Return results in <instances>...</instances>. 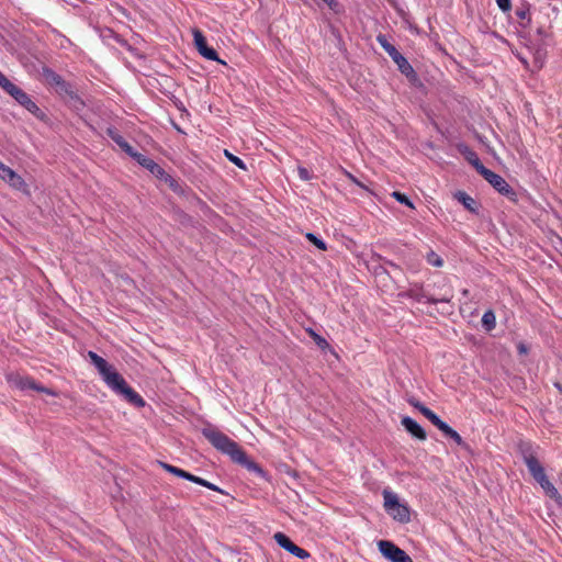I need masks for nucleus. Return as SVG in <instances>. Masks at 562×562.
<instances>
[{"label":"nucleus","mask_w":562,"mask_h":562,"mask_svg":"<svg viewBox=\"0 0 562 562\" xmlns=\"http://www.w3.org/2000/svg\"><path fill=\"white\" fill-rule=\"evenodd\" d=\"M324 2H326L328 5H331L334 3V0H323Z\"/></svg>","instance_id":"obj_36"},{"label":"nucleus","mask_w":562,"mask_h":562,"mask_svg":"<svg viewBox=\"0 0 562 562\" xmlns=\"http://www.w3.org/2000/svg\"><path fill=\"white\" fill-rule=\"evenodd\" d=\"M12 98L24 109H26L30 113L35 115L36 117H42L43 112L36 105V103L31 99V97L24 92L21 88H19Z\"/></svg>","instance_id":"obj_14"},{"label":"nucleus","mask_w":562,"mask_h":562,"mask_svg":"<svg viewBox=\"0 0 562 562\" xmlns=\"http://www.w3.org/2000/svg\"><path fill=\"white\" fill-rule=\"evenodd\" d=\"M383 499H384V509L385 512L393 517V519L400 522H408L409 521V510L408 507L401 504L398 502V497L391 491H383Z\"/></svg>","instance_id":"obj_4"},{"label":"nucleus","mask_w":562,"mask_h":562,"mask_svg":"<svg viewBox=\"0 0 562 562\" xmlns=\"http://www.w3.org/2000/svg\"><path fill=\"white\" fill-rule=\"evenodd\" d=\"M454 198L463 204V206L472 213H477V204L476 201L467 194L464 191H458L454 194Z\"/></svg>","instance_id":"obj_21"},{"label":"nucleus","mask_w":562,"mask_h":562,"mask_svg":"<svg viewBox=\"0 0 562 562\" xmlns=\"http://www.w3.org/2000/svg\"><path fill=\"white\" fill-rule=\"evenodd\" d=\"M412 297H415L417 301H423L425 300V302L427 303H430V304H437L439 302H442V303H449L452 297H453V291L452 289H448L441 296L439 297H435V296H428L426 294H416V295H413L411 294Z\"/></svg>","instance_id":"obj_20"},{"label":"nucleus","mask_w":562,"mask_h":562,"mask_svg":"<svg viewBox=\"0 0 562 562\" xmlns=\"http://www.w3.org/2000/svg\"><path fill=\"white\" fill-rule=\"evenodd\" d=\"M297 173H299L300 179L304 180V181H308L313 178V175L311 173V171L305 167H299Z\"/></svg>","instance_id":"obj_31"},{"label":"nucleus","mask_w":562,"mask_h":562,"mask_svg":"<svg viewBox=\"0 0 562 562\" xmlns=\"http://www.w3.org/2000/svg\"><path fill=\"white\" fill-rule=\"evenodd\" d=\"M465 159L469 161V164H471L475 170L482 175L484 172V170H486L487 168L481 162L477 154L473 150H467L465 153Z\"/></svg>","instance_id":"obj_22"},{"label":"nucleus","mask_w":562,"mask_h":562,"mask_svg":"<svg viewBox=\"0 0 562 562\" xmlns=\"http://www.w3.org/2000/svg\"><path fill=\"white\" fill-rule=\"evenodd\" d=\"M379 44L382 48L389 54L392 60L396 64L398 70L405 75L407 78L415 77V70L408 60L395 48L394 45L389 43V41L383 35H379L376 37Z\"/></svg>","instance_id":"obj_5"},{"label":"nucleus","mask_w":562,"mask_h":562,"mask_svg":"<svg viewBox=\"0 0 562 562\" xmlns=\"http://www.w3.org/2000/svg\"><path fill=\"white\" fill-rule=\"evenodd\" d=\"M134 159L144 168L149 170L156 178L164 180L169 184L170 188H175L176 180L165 171L157 162H155L151 158H148L139 153L134 155Z\"/></svg>","instance_id":"obj_8"},{"label":"nucleus","mask_w":562,"mask_h":562,"mask_svg":"<svg viewBox=\"0 0 562 562\" xmlns=\"http://www.w3.org/2000/svg\"><path fill=\"white\" fill-rule=\"evenodd\" d=\"M273 539L276 540V542L281 547L283 548L284 550H286L288 552H290L291 554H293L294 557L299 558V559H302V560H306L310 558V552L306 551L305 549L303 548H300L299 546H296L286 535H284L283 532H276L274 536H273Z\"/></svg>","instance_id":"obj_13"},{"label":"nucleus","mask_w":562,"mask_h":562,"mask_svg":"<svg viewBox=\"0 0 562 562\" xmlns=\"http://www.w3.org/2000/svg\"><path fill=\"white\" fill-rule=\"evenodd\" d=\"M305 237L315 246L317 247L319 250H326L327 249V246L325 244V241L321 238H318L317 236H315L313 233H307L305 235Z\"/></svg>","instance_id":"obj_29"},{"label":"nucleus","mask_w":562,"mask_h":562,"mask_svg":"<svg viewBox=\"0 0 562 562\" xmlns=\"http://www.w3.org/2000/svg\"><path fill=\"white\" fill-rule=\"evenodd\" d=\"M411 404L416 407L434 426H436L439 430L446 424L443 420L439 418V416L434 413L430 408L426 407L419 402H411Z\"/></svg>","instance_id":"obj_18"},{"label":"nucleus","mask_w":562,"mask_h":562,"mask_svg":"<svg viewBox=\"0 0 562 562\" xmlns=\"http://www.w3.org/2000/svg\"><path fill=\"white\" fill-rule=\"evenodd\" d=\"M88 357L98 369L105 384L113 392L124 396L128 403L136 407L145 406L144 398L127 384L125 379L112 366H110L105 359L100 357L94 351H89Z\"/></svg>","instance_id":"obj_2"},{"label":"nucleus","mask_w":562,"mask_h":562,"mask_svg":"<svg viewBox=\"0 0 562 562\" xmlns=\"http://www.w3.org/2000/svg\"><path fill=\"white\" fill-rule=\"evenodd\" d=\"M7 381L11 386L19 389L21 391L34 390L36 392L45 393L50 396L58 395L56 391L38 384L33 378H31L29 375L11 373V374L7 375Z\"/></svg>","instance_id":"obj_6"},{"label":"nucleus","mask_w":562,"mask_h":562,"mask_svg":"<svg viewBox=\"0 0 562 562\" xmlns=\"http://www.w3.org/2000/svg\"><path fill=\"white\" fill-rule=\"evenodd\" d=\"M440 431L446 436L452 439L458 446H464V440L462 437L452 429L447 423L441 427Z\"/></svg>","instance_id":"obj_23"},{"label":"nucleus","mask_w":562,"mask_h":562,"mask_svg":"<svg viewBox=\"0 0 562 562\" xmlns=\"http://www.w3.org/2000/svg\"><path fill=\"white\" fill-rule=\"evenodd\" d=\"M378 548L382 555L391 562H413L412 558L392 541L380 540Z\"/></svg>","instance_id":"obj_10"},{"label":"nucleus","mask_w":562,"mask_h":562,"mask_svg":"<svg viewBox=\"0 0 562 562\" xmlns=\"http://www.w3.org/2000/svg\"><path fill=\"white\" fill-rule=\"evenodd\" d=\"M0 179L4 181L9 187L16 191H21L27 195H30V189L26 184L25 180L16 173L12 168L9 166L2 165L0 166Z\"/></svg>","instance_id":"obj_9"},{"label":"nucleus","mask_w":562,"mask_h":562,"mask_svg":"<svg viewBox=\"0 0 562 562\" xmlns=\"http://www.w3.org/2000/svg\"><path fill=\"white\" fill-rule=\"evenodd\" d=\"M482 324L486 328V330H492L495 328L496 325V318L493 311H486L482 316Z\"/></svg>","instance_id":"obj_25"},{"label":"nucleus","mask_w":562,"mask_h":562,"mask_svg":"<svg viewBox=\"0 0 562 562\" xmlns=\"http://www.w3.org/2000/svg\"><path fill=\"white\" fill-rule=\"evenodd\" d=\"M469 293L468 290H463V295H467Z\"/></svg>","instance_id":"obj_37"},{"label":"nucleus","mask_w":562,"mask_h":562,"mask_svg":"<svg viewBox=\"0 0 562 562\" xmlns=\"http://www.w3.org/2000/svg\"><path fill=\"white\" fill-rule=\"evenodd\" d=\"M192 34L194 46L196 50L200 53V55H202L204 58L209 60L225 64L223 60L220 59L217 52L214 48L207 46L206 38L200 30L194 29L192 31Z\"/></svg>","instance_id":"obj_12"},{"label":"nucleus","mask_w":562,"mask_h":562,"mask_svg":"<svg viewBox=\"0 0 562 562\" xmlns=\"http://www.w3.org/2000/svg\"><path fill=\"white\" fill-rule=\"evenodd\" d=\"M202 435L215 449L224 454H227L233 462L243 465L249 472L256 473L260 477H267V472L262 469V467L250 460L236 441L231 439L227 435L217 428L205 427L202 429Z\"/></svg>","instance_id":"obj_1"},{"label":"nucleus","mask_w":562,"mask_h":562,"mask_svg":"<svg viewBox=\"0 0 562 562\" xmlns=\"http://www.w3.org/2000/svg\"><path fill=\"white\" fill-rule=\"evenodd\" d=\"M498 8L503 12H508L512 9L510 0H496Z\"/></svg>","instance_id":"obj_32"},{"label":"nucleus","mask_w":562,"mask_h":562,"mask_svg":"<svg viewBox=\"0 0 562 562\" xmlns=\"http://www.w3.org/2000/svg\"><path fill=\"white\" fill-rule=\"evenodd\" d=\"M2 165V161L0 160V166Z\"/></svg>","instance_id":"obj_38"},{"label":"nucleus","mask_w":562,"mask_h":562,"mask_svg":"<svg viewBox=\"0 0 562 562\" xmlns=\"http://www.w3.org/2000/svg\"><path fill=\"white\" fill-rule=\"evenodd\" d=\"M402 425L403 427L415 438L424 441L427 438L426 431L423 429V427L415 422L413 418L405 416L402 418Z\"/></svg>","instance_id":"obj_17"},{"label":"nucleus","mask_w":562,"mask_h":562,"mask_svg":"<svg viewBox=\"0 0 562 562\" xmlns=\"http://www.w3.org/2000/svg\"><path fill=\"white\" fill-rule=\"evenodd\" d=\"M497 192L507 196L510 200H515L516 193L507 181L499 175L493 172L490 169L484 170L481 175Z\"/></svg>","instance_id":"obj_11"},{"label":"nucleus","mask_w":562,"mask_h":562,"mask_svg":"<svg viewBox=\"0 0 562 562\" xmlns=\"http://www.w3.org/2000/svg\"><path fill=\"white\" fill-rule=\"evenodd\" d=\"M106 134L123 151L134 158V155H136L137 151L134 150V148L126 142V139L119 133L116 128L109 127L106 130Z\"/></svg>","instance_id":"obj_16"},{"label":"nucleus","mask_w":562,"mask_h":562,"mask_svg":"<svg viewBox=\"0 0 562 562\" xmlns=\"http://www.w3.org/2000/svg\"><path fill=\"white\" fill-rule=\"evenodd\" d=\"M9 95H13L15 91L19 89L18 86L9 81L5 86L1 87Z\"/></svg>","instance_id":"obj_33"},{"label":"nucleus","mask_w":562,"mask_h":562,"mask_svg":"<svg viewBox=\"0 0 562 562\" xmlns=\"http://www.w3.org/2000/svg\"><path fill=\"white\" fill-rule=\"evenodd\" d=\"M43 77L47 85L58 88L61 92H68V83L57 72L49 68H43Z\"/></svg>","instance_id":"obj_15"},{"label":"nucleus","mask_w":562,"mask_h":562,"mask_svg":"<svg viewBox=\"0 0 562 562\" xmlns=\"http://www.w3.org/2000/svg\"><path fill=\"white\" fill-rule=\"evenodd\" d=\"M516 16L520 20V24L526 27L528 26L530 22L529 18V8L528 7H521L516 10Z\"/></svg>","instance_id":"obj_26"},{"label":"nucleus","mask_w":562,"mask_h":562,"mask_svg":"<svg viewBox=\"0 0 562 562\" xmlns=\"http://www.w3.org/2000/svg\"><path fill=\"white\" fill-rule=\"evenodd\" d=\"M426 260L430 266H434V267H441L443 265L442 258L434 250H430L427 254Z\"/></svg>","instance_id":"obj_27"},{"label":"nucleus","mask_w":562,"mask_h":562,"mask_svg":"<svg viewBox=\"0 0 562 562\" xmlns=\"http://www.w3.org/2000/svg\"><path fill=\"white\" fill-rule=\"evenodd\" d=\"M517 349H518V352H519L520 355H527V353H528V348H527V346H526L525 344H522V342H519V344L517 345Z\"/></svg>","instance_id":"obj_34"},{"label":"nucleus","mask_w":562,"mask_h":562,"mask_svg":"<svg viewBox=\"0 0 562 562\" xmlns=\"http://www.w3.org/2000/svg\"><path fill=\"white\" fill-rule=\"evenodd\" d=\"M306 333L308 334V336L313 339V341L319 349H322V350L329 349L330 346H329L328 341L324 337L318 335L314 329L307 328Z\"/></svg>","instance_id":"obj_24"},{"label":"nucleus","mask_w":562,"mask_h":562,"mask_svg":"<svg viewBox=\"0 0 562 562\" xmlns=\"http://www.w3.org/2000/svg\"><path fill=\"white\" fill-rule=\"evenodd\" d=\"M411 404L416 407L434 426H436L439 430L446 424L443 420L439 418V416L434 413L430 408L426 407L419 402H411Z\"/></svg>","instance_id":"obj_19"},{"label":"nucleus","mask_w":562,"mask_h":562,"mask_svg":"<svg viewBox=\"0 0 562 562\" xmlns=\"http://www.w3.org/2000/svg\"><path fill=\"white\" fill-rule=\"evenodd\" d=\"M159 465L167 472L176 475V476H179L181 479H184V480H188L190 482H193L195 484H199V485H202L209 490H212V491H215L217 493H221V494H225V492L220 488L217 485L200 477V476H196V475H193L180 468H177L175 465H171L169 463H166V462H159Z\"/></svg>","instance_id":"obj_7"},{"label":"nucleus","mask_w":562,"mask_h":562,"mask_svg":"<svg viewBox=\"0 0 562 562\" xmlns=\"http://www.w3.org/2000/svg\"><path fill=\"white\" fill-rule=\"evenodd\" d=\"M224 154L231 162H233L239 169L246 170V165L239 157L233 155L227 149L224 150Z\"/></svg>","instance_id":"obj_30"},{"label":"nucleus","mask_w":562,"mask_h":562,"mask_svg":"<svg viewBox=\"0 0 562 562\" xmlns=\"http://www.w3.org/2000/svg\"><path fill=\"white\" fill-rule=\"evenodd\" d=\"M519 450L533 480L539 483L550 498L560 499L561 496L557 487L549 481L544 472V468L541 465L533 452L532 445L530 442H521L519 445Z\"/></svg>","instance_id":"obj_3"},{"label":"nucleus","mask_w":562,"mask_h":562,"mask_svg":"<svg viewBox=\"0 0 562 562\" xmlns=\"http://www.w3.org/2000/svg\"><path fill=\"white\" fill-rule=\"evenodd\" d=\"M392 196L400 203L402 204H405L406 206L411 207V209H415V205L414 203L402 192L400 191H394L392 193Z\"/></svg>","instance_id":"obj_28"},{"label":"nucleus","mask_w":562,"mask_h":562,"mask_svg":"<svg viewBox=\"0 0 562 562\" xmlns=\"http://www.w3.org/2000/svg\"><path fill=\"white\" fill-rule=\"evenodd\" d=\"M10 80L0 71V87L5 86Z\"/></svg>","instance_id":"obj_35"}]
</instances>
